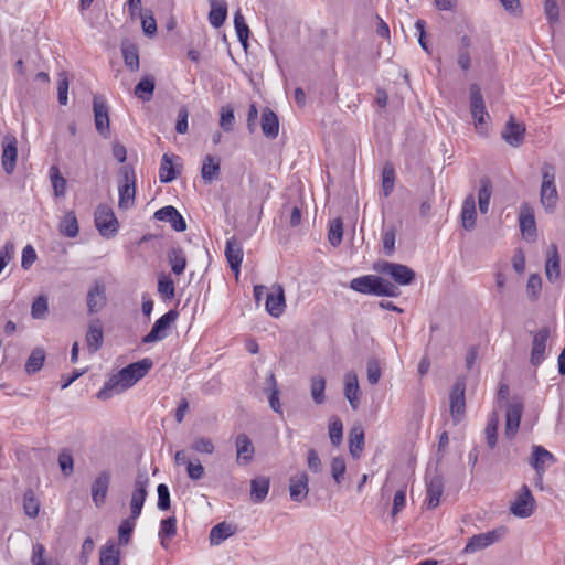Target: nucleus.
<instances>
[{
	"instance_id": "nucleus-6",
	"label": "nucleus",
	"mask_w": 565,
	"mask_h": 565,
	"mask_svg": "<svg viewBox=\"0 0 565 565\" xmlns=\"http://www.w3.org/2000/svg\"><path fill=\"white\" fill-rule=\"evenodd\" d=\"M470 111L475 120V127L478 131L484 132L487 130V121L489 114L486 109L481 89L477 84L470 85Z\"/></svg>"
},
{
	"instance_id": "nucleus-37",
	"label": "nucleus",
	"mask_w": 565,
	"mask_h": 565,
	"mask_svg": "<svg viewBox=\"0 0 565 565\" xmlns=\"http://www.w3.org/2000/svg\"><path fill=\"white\" fill-rule=\"evenodd\" d=\"M58 231L68 238H74L78 235L79 226L75 212L68 211L64 214L58 224Z\"/></svg>"
},
{
	"instance_id": "nucleus-22",
	"label": "nucleus",
	"mask_w": 565,
	"mask_h": 565,
	"mask_svg": "<svg viewBox=\"0 0 565 565\" xmlns=\"http://www.w3.org/2000/svg\"><path fill=\"white\" fill-rule=\"evenodd\" d=\"M525 126L516 122L513 116H510L509 121L505 124L501 136L507 143L512 147H520L524 141Z\"/></svg>"
},
{
	"instance_id": "nucleus-17",
	"label": "nucleus",
	"mask_w": 565,
	"mask_h": 565,
	"mask_svg": "<svg viewBox=\"0 0 565 565\" xmlns=\"http://www.w3.org/2000/svg\"><path fill=\"white\" fill-rule=\"evenodd\" d=\"M519 225L523 237L527 241H534L536 237V224L534 210L529 203L520 206Z\"/></svg>"
},
{
	"instance_id": "nucleus-19",
	"label": "nucleus",
	"mask_w": 565,
	"mask_h": 565,
	"mask_svg": "<svg viewBox=\"0 0 565 565\" xmlns=\"http://www.w3.org/2000/svg\"><path fill=\"white\" fill-rule=\"evenodd\" d=\"M265 306L267 312L275 318H278L284 313L286 307L285 292L280 285L273 286L271 291L266 294Z\"/></svg>"
},
{
	"instance_id": "nucleus-35",
	"label": "nucleus",
	"mask_w": 565,
	"mask_h": 565,
	"mask_svg": "<svg viewBox=\"0 0 565 565\" xmlns=\"http://www.w3.org/2000/svg\"><path fill=\"white\" fill-rule=\"evenodd\" d=\"M270 481L267 477H257L250 481V499L254 503H262L269 491Z\"/></svg>"
},
{
	"instance_id": "nucleus-32",
	"label": "nucleus",
	"mask_w": 565,
	"mask_h": 565,
	"mask_svg": "<svg viewBox=\"0 0 565 565\" xmlns=\"http://www.w3.org/2000/svg\"><path fill=\"white\" fill-rule=\"evenodd\" d=\"M262 131L265 137L275 139L279 132V120L277 115L268 107L262 113Z\"/></svg>"
},
{
	"instance_id": "nucleus-58",
	"label": "nucleus",
	"mask_w": 565,
	"mask_h": 565,
	"mask_svg": "<svg viewBox=\"0 0 565 565\" xmlns=\"http://www.w3.org/2000/svg\"><path fill=\"white\" fill-rule=\"evenodd\" d=\"M345 470L347 466L343 457H334L331 461V473L338 484L343 480Z\"/></svg>"
},
{
	"instance_id": "nucleus-2",
	"label": "nucleus",
	"mask_w": 565,
	"mask_h": 565,
	"mask_svg": "<svg viewBox=\"0 0 565 565\" xmlns=\"http://www.w3.org/2000/svg\"><path fill=\"white\" fill-rule=\"evenodd\" d=\"M149 478L146 473H139L134 483V491L130 499V516L122 520L118 527V541L120 545H127L130 542L131 534L136 526V521L140 516L146 498Z\"/></svg>"
},
{
	"instance_id": "nucleus-29",
	"label": "nucleus",
	"mask_w": 565,
	"mask_h": 565,
	"mask_svg": "<svg viewBox=\"0 0 565 565\" xmlns=\"http://www.w3.org/2000/svg\"><path fill=\"white\" fill-rule=\"evenodd\" d=\"M344 395L353 409H358L360 404V386L355 372L350 371L344 375Z\"/></svg>"
},
{
	"instance_id": "nucleus-55",
	"label": "nucleus",
	"mask_w": 565,
	"mask_h": 565,
	"mask_svg": "<svg viewBox=\"0 0 565 565\" xmlns=\"http://www.w3.org/2000/svg\"><path fill=\"white\" fill-rule=\"evenodd\" d=\"M395 172L391 166H385L382 171V189L384 196H388L394 188Z\"/></svg>"
},
{
	"instance_id": "nucleus-3",
	"label": "nucleus",
	"mask_w": 565,
	"mask_h": 565,
	"mask_svg": "<svg viewBox=\"0 0 565 565\" xmlns=\"http://www.w3.org/2000/svg\"><path fill=\"white\" fill-rule=\"evenodd\" d=\"M350 287L354 291L366 295L387 297H396L398 295V288L395 285L374 275H365L354 278L351 280Z\"/></svg>"
},
{
	"instance_id": "nucleus-1",
	"label": "nucleus",
	"mask_w": 565,
	"mask_h": 565,
	"mask_svg": "<svg viewBox=\"0 0 565 565\" xmlns=\"http://www.w3.org/2000/svg\"><path fill=\"white\" fill-rule=\"evenodd\" d=\"M152 365L153 362L149 358L127 365L105 383L104 387L97 393V397L105 401L110 398L114 393H120L131 387L149 372Z\"/></svg>"
},
{
	"instance_id": "nucleus-13",
	"label": "nucleus",
	"mask_w": 565,
	"mask_h": 565,
	"mask_svg": "<svg viewBox=\"0 0 565 565\" xmlns=\"http://www.w3.org/2000/svg\"><path fill=\"white\" fill-rule=\"evenodd\" d=\"M106 303V286L102 280H95L87 291V311L89 315L97 313L105 308Z\"/></svg>"
},
{
	"instance_id": "nucleus-30",
	"label": "nucleus",
	"mask_w": 565,
	"mask_h": 565,
	"mask_svg": "<svg viewBox=\"0 0 565 565\" xmlns=\"http://www.w3.org/2000/svg\"><path fill=\"white\" fill-rule=\"evenodd\" d=\"M87 350L90 354L97 352L103 345V327L98 319L90 321L86 333Z\"/></svg>"
},
{
	"instance_id": "nucleus-15",
	"label": "nucleus",
	"mask_w": 565,
	"mask_h": 565,
	"mask_svg": "<svg viewBox=\"0 0 565 565\" xmlns=\"http://www.w3.org/2000/svg\"><path fill=\"white\" fill-rule=\"evenodd\" d=\"M444 492V480L437 472L426 477V504L428 509H435L439 505L440 497Z\"/></svg>"
},
{
	"instance_id": "nucleus-16",
	"label": "nucleus",
	"mask_w": 565,
	"mask_h": 565,
	"mask_svg": "<svg viewBox=\"0 0 565 565\" xmlns=\"http://www.w3.org/2000/svg\"><path fill=\"white\" fill-rule=\"evenodd\" d=\"M110 472L107 470L100 471L92 483L90 492L92 500L96 508H100L105 504L109 484H110Z\"/></svg>"
},
{
	"instance_id": "nucleus-34",
	"label": "nucleus",
	"mask_w": 565,
	"mask_h": 565,
	"mask_svg": "<svg viewBox=\"0 0 565 565\" xmlns=\"http://www.w3.org/2000/svg\"><path fill=\"white\" fill-rule=\"evenodd\" d=\"M545 274L550 281L556 280L561 275L559 256L557 246L552 244L547 249Z\"/></svg>"
},
{
	"instance_id": "nucleus-59",
	"label": "nucleus",
	"mask_w": 565,
	"mask_h": 565,
	"mask_svg": "<svg viewBox=\"0 0 565 565\" xmlns=\"http://www.w3.org/2000/svg\"><path fill=\"white\" fill-rule=\"evenodd\" d=\"M395 230H385L382 234L383 252L386 256H392L395 252Z\"/></svg>"
},
{
	"instance_id": "nucleus-11",
	"label": "nucleus",
	"mask_w": 565,
	"mask_h": 565,
	"mask_svg": "<svg viewBox=\"0 0 565 565\" xmlns=\"http://www.w3.org/2000/svg\"><path fill=\"white\" fill-rule=\"evenodd\" d=\"M466 384L462 380H457L450 391V415L455 424L460 423L465 417L466 401H465Z\"/></svg>"
},
{
	"instance_id": "nucleus-52",
	"label": "nucleus",
	"mask_w": 565,
	"mask_h": 565,
	"mask_svg": "<svg viewBox=\"0 0 565 565\" xmlns=\"http://www.w3.org/2000/svg\"><path fill=\"white\" fill-rule=\"evenodd\" d=\"M235 115L232 106H223L221 108L220 127L224 131H232L234 129Z\"/></svg>"
},
{
	"instance_id": "nucleus-40",
	"label": "nucleus",
	"mask_w": 565,
	"mask_h": 565,
	"mask_svg": "<svg viewBox=\"0 0 565 565\" xmlns=\"http://www.w3.org/2000/svg\"><path fill=\"white\" fill-rule=\"evenodd\" d=\"M154 87V77L147 75L136 85L135 95L143 102H149L153 96Z\"/></svg>"
},
{
	"instance_id": "nucleus-62",
	"label": "nucleus",
	"mask_w": 565,
	"mask_h": 565,
	"mask_svg": "<svg viewBox=\"0 0 565 565\" xmlns=\"http://www.w3.org/2000/svg\"><path fill=\"white\" fill-rule=\"evenodd\" d=\"M47 309V299L44 296H40L31 306V315L34 319H41L45 316Z\"/></svg>"
},
{
	"instance_id": "nucleus-25",
	"label": "nucleus",
	"mask_w": 565,
	"mask_h": 565,
	"mask_svg": "<svg viewBox=\"0 0 565 565\" xmlns=\"http://www.w3.org/2000/svg\"><path fill=\"white\" fill-rule=\"evenodd\" d=\"M309 478L306 472H299L289 480L290 499L295 502H302L309 492Z\"/></svg>"
},
{
	"instance_id": "nucleus-5",
	"label": "nucleus",
	"mask_w": 565,
	"mask_h": 565,
	"mask_svg": "<svg viewBox=\"0 0 565 565\" xmlns=\"http://www.w3.org/2000/svg\"><path fill=\"white\" fill-rule=\"evenodd\" d=\"M120 178L118 205L121 210H128L134 205L136 194V175L132 167H121Z\"/></svg>"
},
{
	"instance_id": "nucleus-26",
	"label": "nucleus",
	"mask_w": 565,
	"mask_h": 565,
	"mask_svg": "<svg viewBox=\"0 0 565 565\" xmlns=\"http://www.w3.org/2000/svg\"><path fill=\"white\" fill-rule=\"evenodd\" d=\"M243 247L235 236L227 239L225 246V256L230 264L231 269L237 277L239 274V267L243 260Z\"/></svg>"
},
{
	"instance_id": "nucleus-57",
	"label": "nucleus",
	"mask_w": 565,
	"mask_h": 565,
	"mask_svg": "<svg viewBox=\"0 0 565 565\" xmlns=\"http://www.w3.org/2000/svg\"><path fill=\"white\" fill-rule=\"evenodd\" d=\"M23 509L28 516L35 518L39 513V502L32 491H26L23 497Z\"/></svg>"
},
{
	"instance_id": "nucleus-36",
	"label": "nucleus",
	"mask_w": 565,
	"mask_h": 565,
	"mask_svg": "<svg viewBox=\"0 0 565 565\" xmlns=\"http://www.w3.org/2000/svg\"><path fill=\"white\" fill-rule=\"evenodd\" d=\"M236 533V526L230 523L221 522L214 525L210 531L211 545H220L227 537Z\"/></svg>"
},
{
	"instance_id": "nucleus-48",
	"label": "nucleus",
	"mask_w": 565,
	"mask_h": 565,
	"mask_svg": "<svg viewBox=\"0 0 565 565\" xmlns=\"http://www.w3.org/2000/svg\"><path fill=\"white\" fill-rule=\"evenodd\" d=\"M234 28L239 42L246 47L249 35V28L246 24L244 15L239 9L234 14Z\"/></svg>"
},
{
	"instance_id": "nucleus-45",
	"label": "nucleus",
	"mask_w": 565,
	"mask_h": 565,
	"mask_svg": "<svg viewBox=\"0 0 565 565\" xmlns=\"http://www.w3.org/2000/svg\"><path fill=\"white\" fill-rule=\"evenodd\" d=\"M158 294L167 301L171 300L175 296L174 282L170 276L161 274L158 278Z\"/></svg>"
},
{
	"instance_id": "nucleus-10",
	"label": "nucleus",
	"mask_w": 565,
	"mask_h": 565,
	"mask_svg": "<svg viewBox=\"0 0 565 565\" xmlns=\"http://www.w3.org/2000/svg\"><path fill=\"white\" fill-rule=\"evenodd\" d=\"M375 269L383 275H388L399 285H409L415 278L414 270L402 264L383 262Z\"/></svg>"
},
{
	"instance_id": "nucleus-54",
	"label": "nucleus",
	"mask_w": 565,
	"mask_h": 565,
	"mask_svg": "<svg viewBox=\"0 0 565 565\" xmlns=\"http://www.w3.org/2000/svg\"><path fill=\"white\" fill-rule=\"evenodd\" d=\"M58 466L63 476L70 477L74 471V459L68 449H63L58 455Z\"/></svg>"
},
{
	"instance_id": "nucleus-47",
	"label": "nucleus",
	"mask_w": 565,
	"mask_h": 565,
	"mask_svg": "<svg viewBox=\"0 0 565 565\" xmlns=\"http://www.w3.org/2000/svg\"><path fill=\"white\" fill-rule=\"evenodd\" d=\"M498 425H499L498 414L492 413L491 416L489 417L487 426L484 428L486 440H487L489 448H491V449H493L497 446Z\"/></svg>"
},
{
	"instance_id": "nucleus-27",
	"label": "nucleus",
	"mask_w": 565,
	"mask_h": 565,
	"mask_svg": "<svg viewBox=\"0 0 565 565\" xmlns=\"http://www.w3.org/2000/svg\"><path fill=\"white\" fill-rule=\"evenodd\" d=\"M523 406L520 403L509 404L505 414V435L509 438L515 436L522 417Z\"/></svg>"
},
{
	"instance_id": "nucleus-14",
	"label": "nucleus",
	"mask_w": 565,
	"mask_h": 565,
	"mask_svg": "<svg viewBox=\"0 0 565 565\" xmlns=\"http://www.w3.org/2000/svg\"><path fill=\"white\" fill-rule=\"evenodd\" d=\"M94 121L97 132L103 138L110 137L108 107L102 97H94L93 100Z\"/></svg>"
},
{
	"instance_id": "nucleus-21",
	"label": "nucleus",
	"mask_w": 565,
	"mask_h": 565,
	"mask_svg": "<svg viewBox=\"0 0 565 565\" xmlns=\"http://www.w3.org/2000/svg\"><path fill=\"white\" fill-rule=\"evenodd\" d=\"M556 459L552 452L546 450L542 446H533V452L530 460L531 466L536 471V475L541 479L547 467L555 463Z\"/></svg>"
},
{
	"instance_id": "nucleus-23",
	"label": "nucleus",
	"mask_w": 565,
	"mask_h": 565,
	"mask_svg": "<svg viewBox=\"0 0 565 565\" xmlns=\"http://www.w3.org/2000/svg\"><path fill=\"white\" fill-rule=\"evenodd\" d=\"M154 217L158 221L170 223L171 227L177 232H183L186 230V223H185L183 216L172 205H168V206L159 209L154 213Z\"/></svg>"
},
{
	"instance_id": "nucleus-49",
	"label": "nucleus",
	"mask_w": 565,
	"mask_h": 565,
	"mask_svg": "<svg viewBox=\"0 0 565 565\" xmlns=\"http://www.w3.org/2000/svg\"><path fill=\"white\" fill-rule=\"evenodd\" d=\"M342 236H343V223L340 217H337L330 222L328 241L333 247H337L341 244Z\"/></svg>"
},
{
	"instance_id": "nucleus-18",
	"label": "nucleus",
	"mask_w": 565,
	"mask_h": 565,
	"mask_svg": "<svg viewBox=\"0 0 565 565\" xmlns=\"http://www.w3.org/2000/svg\"><path fill=\"white\" fill-rule=\"evenodd\" d=\"M548 338L550 329L547 327H543L534 333L530 358L532 365L537 366L545 360L546 342Z\"/></svg>"
},
{
	"instance_id": "nucleus-53",
	"label": "nucleus",
	"mask_w": 565,
	"mask_h": 565,
	"mask_svg": "<svg viewBox=\"0 0 565 565\" xmlns=\"http://www.w3.org/2000/svg\"><path fill=\"white\" fill-rule=\"evenodd\" d=\"M177 533V519L175 516H169L161 521L159 536L163 539H171ZM164 545V542H161Z\"/></svg>"
},
{
	"instance_id": "nucleus-39",
	"label": "nucleus",
	"mask_w": 565,
	"mask_h": 565,
	"mask_svg": "<svg viewBox=\"0 0 565 565\" xmlns=\"http://www.w3.org/2000/svg\"><path fill=\"white\" fill-rule=\"evenodd\" d=\"M364 447V433L360 427H353L349 433V450L353 458H360Z\"/></svg>"
},
{
	"instance_id": "nucleus-61",
	"label": "nucleus",
	"mask_w": 565,
	"mask_h": 565,
	"mask_svg": "<svg viewBox=\"0 0 565 565\" xmlns=\"http://www.w3.org/2000/svg\"><path fill=\"white\" fill-rule=\"evenodd\" d=\"M366 371H367V381L371 385H375L379 383L381 379V367L380 363L376 359H370L366 364Z\"/></svg>"
},
{
	"instance_id": "nucleus-64",
	"label": "nucleus",
	"mask_w": 565,
	"mask_h": 565,
	"mask_svg": "<svg viewBox=\"0 0 565 565\" xmlns=\"http://www.w3.org/2000/svg\"><path fill=\"white\" fill-rule=\"evenodd\" d=\"M544 13L550 23H556L559 19V8L555 0H545Z\"/></svg>"
},
{
	"instance_id": "nucleus-56",
	"label": "nucleus",
	"mask_w": 565,
	"mask_h": 565,
	"mask_svg": "<svg viewBox=\"0 0 565 565\" xmlns=\"http://www.w3.org/2000/svg\"><path fill=\"white\" fill-rule=\"evenodd\" d=\"M329 437L333 446L338 447L341 445L343 438V424L339 418H335L330 423Z\"/></svg>"
},
{
	"instance_id": "nucleus-7",
	"label": "nucleus",
	"mask_w": 565,
	"mask_h": 565,
	"mask_svg": "<svg viewBox=\"0 0 565 565\" xmlns=\"http://www.w3.org/2000/svg\"><path fill=\"white\" fill-rule=\"evenodd\" d=\"M95 226L103 237L110 238L117 234L119 223L114 211L109 206L100 204L95 211Z\"/></svg>"
},
{
	"instance_id": "nucleus-31",
	"label": "nucleus",
	"mask_w": 565,
	"mask_h": 565,
	"mask_svg": "<svg viewBox=\"0 0 565 565\" xmlns=\"http://www.w3.org/2000/svg\"><path fill=\"white\" fill-rule=\"evenodd\" d=\"M210 6L209 22L213 28L218 29L226 20L227 3L225 0H210Z\"/></svg>"
},
{
	"instance_id": "nucleus-4",
	"label": "nucleus",
	"mask_w": 565,
	"mask_h": 565,
	"mask_svg": "<svg viewBox=\"0 0 565 565\" xmlns=\"http://www.w3.org/2000/svg\"><path fill=\"white\" fill-rule=\"evenodd\" d=\"M540 201L548 213L554 212L558 202V192L555 183V168L551 163H544L542 167Z\"/></svg>"
},
{
	"instance_id": "nucleus-46",
	"label": "nucleus",
	"mask_w": 565,
	"mask_h": 565,
	"mask_svg": "<svg viewBox=\"0 0 565 565\" xmlns=\"http://www.w3.org/2000/svg\"><path fill=\"white\" fill-rule=\"evenodd\" d=\"M175 178L177 173L173 168L172 159L169 154L164 153L160 163L159 179L162 183H169L172 182Z\"/></svg>"
},
{
	"instance_id": "nucleus-38",
	"label": "nucleus",
	"mask_w": 565,
	"mask_h": 565,
	"mask_svg": "<svg viewBox=\"0 0 565 565\" xmlns=\"http://www.w3.org/2000/svg\"><path fill=\"white\" fill-rule=\"evenodd\" d=\"M119 548L108 541L99 551V565H119Z\"/></svg>"
},
{
	"instance_id": "nucleus-63",
	"label": "nucleus",
	"mask_w": 565,
	"mask_h": 565,
	"mask_svg": "<svg viewBox=\"0 0 565 565\" xmlns=\"http://www.w3.org/2000/svg\"><path fill=\"white\" fill-rule=\"evenodd\" d=\"M53 173H51L52 186L54 189V194L56 196H63L65 194L66 189V180L58 173L56 168H52Z\"/></svg>"
},
{
	"instance_id": "nucleus-60",
	"label": "nucleus",
	"mask_w": 565,
	"mask_h": 565,
	"mask_svg": "<svg viewBox=\"0 0 565 565\" xmlns=\"http://www.w3.org/2000/svg\"><path fill=\"white\" fill-rule=\"evenodd\" d=\"M191 448L196 451V452H200V454H206V455H211L214 452V444L212 441V439L207 438V437H200V438H196L193 443H192V446Z\"/></svg>"
},
{
	"instance_id": "nucleus-9",
	"label": "nucleus",
	"mask_w": 565,
	"mask_h": 565,
	"mask_svg": "<svg viewBox=\"0 0 565 565\" xmlns=\"http://www.w3.org/2000/svg\"><path fill=\"white\" fill-rule=\"evenodd\" d=\"M535 499L526 484H524L514 501L511 502L510 511L518 518H529L535 511Z\"/></svg>"
},
{
	"instance_id": "nucleus-44",
	"label": "nucleus",
	"mask_w": 565,
	"mask_h": 565,
	"mask_svg": "<svg viewBox=\"0 0 565 565\" xmlns=\"http://www.w3.org/2000/svg\"><path fill=\"white\" fill-rule=\"evenodd\" d=\"M121 54L125 65L131 71L136 72L139 70V52L135 44H122Z\"/></svg>"
},
{
	"instance_id": "nucleus-43",
	"label": "nucleus",
	"mask_w": 565,
	"mask_h": 565,
	"mask_svg": "<svg viewBox=\"0 0 565 565\" xmlns=\"http://www.w3.org/2000/svg\"><path fill=\"white\" fill-rule=\"evenodd\" d=\"M326 379L322 375H315L310 379V394L317 405L326 402Z\"/></svg>"
},
{
	"instance_id": "nucleus-20",
	"label": "nucleus",
	"mask_w": 565,
	"mask_h": 565,
	"mask_svg": "<svg viewBox=\"0 0 565 565\" xmlns=\"http://www.w3.org/2000/svg\"><path fill=\"white\" fill-rule=\"evenodd\" d=\"M236 461L239 466H246L252 462L255 454L254 445L250 438L241 433L235 438Z\"/></svg>"
},
{
	"instance_id": "nucleus-28",
	"label": "nucleus",
	"mask_w": 565,
	"mask_h": 565,
	"mask_svg": "<svg viewBox=\"0 0 565 565\" xmlns=\"http://www.w3.org/2000/svg\"><path fill=\"white\" fill-rule=\"evenodd\" d=\"M460 218L461 225L466 231H472L476 227L477 211L473 194H469L465 198L461 206Z\"/></svg>"
},
{
	"instance_id": "nucleus-12",
	"label": "nucleus",
	"mask_w": 565,
	"mask_h": 565,
	"mask_svg": "<svg viewBox=\"0 0 565 565\" xmlns=\"http://www.w3.org/2000/svg\"><path fill=\"white\" fill-rule=\"evenodd\" d=\"M178 311L169 310L152 326L150 332L142 338L143 343H153L163 340L168 335L171 324L178 319Z\"/></svg>"
},
{
	"instance_id": "nucleus-8",
	"label": "nucleus",
	"mask_w": 565,
	"mask_h": 565,
	"mask_svg": "<svg viewBox=\"0 0 565 565\" xmlns=\"http://www.w3.org/2000/svg\"><path fill=\"white\" fill-rule=\"evenodd\" d=\"M505 533H507V529L504 526H500V527L489 531L487 533H480V534L473 535L472 537L469 539L462 553L473 554L478 551H481V550L492 545L493 543L500 541L504 536Z\"/></svg>"
},
{
	"instance_id": "nucleus-24",
	"label": "nucleus",
	"mask_w": 565,
	"mask_h": 565,
	"mask_svg": "<svg viewBox=\"0 0 565 565\" xmlns=\"http://www.w3.org/2000/svg\"><path fill=\"white\" fill-rule=\"evenodd\" d=\"M17 143L15 137L7 136L4 138L1 163L7 174H12L15 169L18 158Z\"/></svg>"
},
{
	"instance_id": "nucleus-50",
	"label": "nucleus",
	"mask_w": 565,
	"mask_h": 565,
	"mask_svg": "<svg viewBox=\"0 0 565 565\" xmlns=\"http://www.w3.org/2000/svg\"><path fill=\"white\" fill-rule=\"evenodd\" d=\"M44 360L45 353L42 349L33 350L25 363V371L29 374L40 371L43 366Z\"/></svg>"
},
{
	"instance_id": "nucleus-51",
	"label": "nucleus",
	"mask_w": 565,
	"mask_h": 565,
	"mask_svg": "<svg viewBox=\"0 0 565 565\" xmlns=\"http://www.w3.org/2000/svg\"><path fill=\"white\" fill-rule=\"evenodd\" d=\"M267 382L270 385V393L268 401L271 409L278 414H282L281 405L279 402V390L277 387L276 377L274 373H270L267 377Z\"/></svg>"
},
{
	"instance_id": "nucleus-42",
	"label": "nucleus",
	"mask_w": 565,
	"mask_h": 565,
	"mask_svg": "<svg viewBox=\"0 0 565 565\" xmlns=\"http://www.w3.org/2000/svg\"><path fill=\"white\" fill-rule=\"evenodd\" d=\"M492 195V184L488 178H483L480 181V189L478 193L479 210L482 214L489 211L490 200Z\"/></svg>"
},
{
	"instance_id": "nucleus-33",
	"label": "nucleus",
	"mask_w": 565,
	"mask_h": 565,
	"mask_svg": "<svg viewBox=\"0 0 565 565\" xmlns=\"http://www.w3.org/2000/svg\"><path fill=\"white\" fill-rule=\"evenodd\" d=\"M221 172V162L218 158L207 154L203 159L201 177L205 183H212L217 180Z\"/></svg>"
},
{
	"instance_id": "nucleus-41",
	"label": "nucleus",
	"mask_w": 565,
	"mask_h": 565,
	"mask_svg": "<svg viewBox=\"0 0 565 565\" xmlns=\"http://www.w3.org/2000/svg\"><path fill=\"white\" fill-rule=\"evenodd\" d=\"M168 262L175 275H181L186 267V257L182 248H171L168 252Z\"/></svg>"
}]
</instances>
